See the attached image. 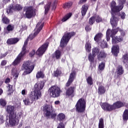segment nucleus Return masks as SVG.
Returning a JSON list of instances; mask_svg holds the SVG:
<instances>
[{"label":"nucleus","mask_w":128,"mask_h":128,"mask_svg":"<svg viewBox=\"0 0 128 128\" xmlns=\"http://www.w3.org/2000/svg\"><path fill=\"white\" fill-rule=\"evenodd\" d=\"M42 28H44V23H41L40 22H38L36 26V28L34 30V34H30L28 37L27 40L24 42L23 47L22 48V51L17 56L14 61L12 62V64H14V66H16V64H20V62H22L24 56V54H26V46L28 45V40H34V38L38 36V34H39L40 32L42 30Z\"/></svg>","instance_id":"1"},{"label":"nucleus","mask_w":128,"mask_h":128,"mask_svg":"<svg viewBox=\"0 0 128 128\" xmlns=\"http://www.w3.org/2000/svg\"><path fill=\"white\" fill-rule=\"evenodd\" d=\"M124 106V102L118 101L114 103L113 105H110L108 103H104L102 104V108L104 110L110 112L112 110H116V108H122Z\"/></svg>","instance_id":"2"},{"label":"nucleus","mask_w":128,"mask_h":128,"mask_svg":"<svg viewBox=\"0 0 128 128\" xmlns=\"http://www.w3.org/2000/svg\"><path fill=\"white\" fill-rule=\"evenodd\" d=\"M118 6H116V3L112 1L110 4V8L112 12H118L124 8V4H126V0H118Z\"/></svg>","instance_id":"3"},{"label":"nucleus","mask_w":128,"mask_h":128,"mask_svg":"<svg viewBox=\"0 0 128 128\" xmlns=\"http://www.w3.org/2000/svg\"><path fill=\"white\" fill-rule=\"evenodd\" d=\"M74 36V32L65 33L61 39L60 46L61 48L66 46L68 44V42L70 40V38H72V36Z\"/></svg>","instance_id":"4"},{"label":"nucleus","mask_w":128,"mask_h":128,"mask_svg":"<svg viewBox=\"0 0 128 128\" xmlns=\"http://www.w3.org/2000/svg\"><path fill=\"white\" fill-rule=\"evenodd\" d=\"M43 112L46 116L56 118V114L52 112V105L45 104L43 106Z\"/></svg>","instance_id":"5"},{"label":"nucleus","mask_w":128,"mask_h":128,"mask_svg":"<svg viewBox=\"0 0 128 128\" xmlns=\"http://www.w3.org/2000/svg\"><path fill=\"white\" fill-rule=\"evenodd\" d=\"M76 110L78 112H84L86 110V100L84 98L80 99L76 105Z\"/></svg>","instance_id":"6"},{"label":"nucleus","mask_w":128,"mask_h":128,"mask_svg":"<svg viewBox=\"0 0 128 128\" xmlns=\"http://www.w3.org/2000/svg\"><path fill=\"white\" fill-rule=\"evenodd\" d=\"M50 96L52 98H58L60 94V88L58 86H52L48 90Z\"/></svg>","instance_id":"7"},{"label":"nucleus","mask_w":128,"mask_h":128,"mask_svg":"<svg viewBox=\"0 0 128 128\" xmlns=\"http://www.w3.org/2000/svg\"><path fill=\"white\" fill-rule=\"evenodd\" d=\"M92 52L94 56H98V58L99 60H102L106 56V54L104 52H100V48H93Z\"/></svg>","instance_id":"8"},{"label":"nucleus","mask_w":128,"mask_h":128,"mask_svg":"<svg viewBox=\"0 0 128 128\" xmlns=\"http://www.w3.org/2000/svg\"><path fill=\"white\" fill-rule=\"evenodd\" d=\"M102 38V33H98L94 36V40L98 42L102 48H108V44L104 40L100 43Z\"/></svg>","instance_id":"9"},{"label":"nucleus","mask_w":128,"mask_h":128,"mask_svg":"<svg viewBox=\"0 0 128 128\" xmlns=\"http://www.w3.org/2000/svg\"><path fill=\"white\" fill-rule=\"evenodd\" d=\"M22 68H24V70H26V74H30V72H32L34 68V64H32V63L26 61L23 64Z\"/></svg>","instance_id":"10"},{"label":"nucleus","mask_w":128,"mask_h":128,"mask_svg":"<svg viewBox=\"0 0 128 128\" xmlns=\"http://www.w3.org/2000/svg\"><path fill=\"white\" fill-rule=\"evenodd\" d=\"M18 124V119L16 118V115L9 116L8 126H16Z\"/></svg>","instance_id":"11"},{"label":"nucleus","mask_w":128,"mask_h":128,"mask_svg":"<svg viewBox=\"0 0 128 128\" xmlns=\"http://www.w3.org/2000/svg\"><path fill=\"white\" fill-rule=\"evenodd\" d=\"M48 42H46L36 52V54L38 56H42L46 52V50L48 49Z\"/></svg>","instance_id":"12"},{"label":"nucleus","mask_w":128,"mask_h":128,"mask_svg":"<svg viewBox=\"0 0 128 128\" xmlns=\"http://www.w3.org/2000/svg\"><path fill=\"white\" fill-rule=\"evenodd\" d=\"M24 11H25V16L27 18H30L32 16H34L35 14L34 8L32 6L24 8Z\"/></svg>","instance_id":"13"},{"label":"nucleus","mask_w":128,"mask_h":128,"mask_svg":"<svg viewBox=\"0 0 128 128\" xmlns=\"http://www.w3.org/2000/svg\"><path fill=\"white\" fill-rule=\"evenodd\" d=\"M22 10V6L20 4H11L10 7L7 9L6 12L8 14H10L12 12V10Z\"/></svg>","instance_id":"14"},{"label":"nucleus","mask_w":128,"mask_h":128,"mask_svg":"<svg viewBox=\"0 0 128 128\" xmlns=\"http://www.w3.org/2000/svg\"><path fill=\"white\" fill-rule=\"evenodd\" d=\"M30 96H31V98H32L34 102V100H40V98H42V92L40 91L34 90V92H32Z\"/></svg>","instance_id":"15"},{"label":"nucleus","mask_w":128,"mask_h":128,"mask_svg":"<svg viewBox=\"0 0 128 128\" xmlns=\"http://www.w3.org/2000/svg\"><path fill=\"white\" fill-rule=\"evenodd\" d=\"M116 12H112V11L111 10L112 17L110 18V24L113 28L118 26V18H116V16L114 15V14H116Z\"/></svg>","instance_id":"16"},{"label":"nucleus","mask_w":128,"mask_h":128,"mask_svg":"<svg viewBox=\"0 0 128 128\" xmlns=\"http://www.w3.org/2000/svg\"><path fill=\"white\" fill-rule=\"evenodd\" d=\"M74 87H70L66 90V96H70V98H74Z\"/></svg>","instance_id":"17"},{"label":"nucleus","mask_w":128,"mask_h":128,"mask_svg":"<svg viewBox=\"0 0 128 128\" xmlns=\"http://www.w3.org/2000/svg\"><path fill=\"white\" fill-rule=\"evenodd\" d=\"M6 110V112L9 114V116H16V112H14V106H8Z\"/></svg>","instance_id":"18"},{"label":"nucleus","mask_w":128,"mask_h":128,"mask_svg":"<svg viewBox=\"0 0 128 128\" xmlns=\"http://www.w3.org/2000/svg\"><path fill=\"white\" fill-rule=\"evenodd\" d=\"M124 40V37L122 36H112V44H118Z\"/></svg>","instance_id":"19"},{"label":"nucleus","mask_w":128,"mask_h":128,"mask_svg":"<svg viewBox=\"0 0 128 128\" xmlns=\"http://www.w3.org/2000/svg\"><path fill=\"white\" fill-rule=\"evenodd\" d=\"M44 82H38L34 85L35 90L40 91L41 90L44 88Z\"/></svg>","instance_id":"20"},{"label":"nucleus","mask_w":128,"mask_h":128,"mask_svg":"<svg viewBox=\"0 0 128 128\" xmlns=\"http://www.w3.org/2000/svg\"><path fill=\"white\" fill-rule=\"evenodd\" d=\"M76 76V73L73 72L70 74L69 79L68 82L66 84V86H70V84L74 82V77Z\"/></svg>","instance_id":"21"},{"label":"nucleus","mask_w":128,"mask_h":128,"mask_svg":"<svg viewBox=\"0 0 128 128\" xmlns=\"http://www.w3.org/2000/svg\"><path fill=\"white\" fill-rule=\"evenodd\" d=\"M23 102L25 106H30L32 104L34 103V100L32 99V97L30 96L28 98H25L23 100Z\"/></svg>","instance_id":"22"},{"label":"nucleus","mask_w":128,"mask_h":128,"mask_svg":"<svg viewBox=\"0 0 128 128\" xmlns=\"http://www.w3.org/2000/svg\"><path fill=\"white\" fill-rule=\"evenodd\" d=\"M112 52L116 56H118V54L120 52V46L118 45L114 46L112 48Z\"/></svg>","instance_id":"23"},{"label":"nucleus","mask_w":128,"mask_h":128,"mask_svg":"<svg viewBox=\"0 0 128 128\" xmlns=\"http://www.w3.org/2000/svg\"><path fill=\"white\" fill-rule=\"evenodd\" d=\"M124 68L122 66H118L116 69V74L118 76L124 74Z\"/></svg>","instance_id":"24"},{"label":"nucleus","mask_w":128,"mask_h":128,"mask_svg":"<svg viewBox=\"0 0 128 128\" xmlns=\"http://www.w3.org/2000/svg\"><path fill=\"white\" fill-rule=\"evenodd\" d=\"M18 40H20V39L18 38H12L8 39L6 42L8 44H16Z\"/></svg>","instance_id":"25"},{"label":"nucleus","mask_w":128,"mask_h":128,"mask_svg":"<svg viewBox=\"0 0 128 128\" xmlns=\"http://www.w3.org/2000/svg\"><path fill=\"white\" fill-rule=\"evenodd\" d=\"M18 74H20L19 68H14L12 69V75L16 78L18 76Z\"/></svg>","instance_id":"26"},{"label":"nucleus","mask_w":128,"mask_h":128,"mask_svg":"<svg viewBox=\"0 0 128 128\" xmlns=\"http://www.w3.org/2000/svg\"><path fill=\"white\" fill-rule=\"evenodd\" d=\"M61 56H62V52H60V51L57 50L52 54V57L54 58H56V60H59V58H60Z\"/></svg>","instance_id":"27"},{"label":"nucleus","mask_w":128,"mask_h":128,"mask_svg":"<svg viewBox=\"0 0 128 128\" xmlns=\"http://www.w3.org/2000/svg\"><path fill=\"white\" fill-rule=\"evenodd\" d=\"M88 8V6L86 5H84L82 6V16H86V12Z\"/></svg>","instance_id":"28"},{"label":"nucleus","mask_w":128,"mask_h":128,"mask_svg":"<svg viewBox=\"0 0 128 128\" xmlns=\"http://www.w3.org/2000/svg\"><path fill=\"white\" fill-rule=\"evenodd\" d=\"M14 26L9 24L7 26L6 28L4 29V32L6 34H8L10 32H12L14 30Z\"/></svg>","instance_id":"29"},{"label":"nucleus","mask_w":128,"mask_h":128,"mask_svg":"<svg viewBox=\"0 0 128 128\" xmlns=\"http://www.w3.org/2000/svg\"><path fill=\"white\" fill-rule=\"evenodd\" d=\"M8 92H7V94H8V96H10V94H12V92H14V89L12 88V86L10 85V84H8Z\"/></svg>","instance_id":"30"},{"label":"nucleus","mask_w":128,"mask_h":128,"mask_svg":"<svg viewBox=\"0 0 128 128\" xmlns=\"http://www.w3.org/2000/svg\"><path fill=\"white\" fill-rule=\"evenodd\" d=\"M106 92V89L104 86H101L98 88V94H104Z\"/></svg>","instance_id":"31"},{"label":"nucleus","mask_w":128,"mask_h":128,"mask_svg":"<svg viewBox=\"0 0 128 128\" xmlns=\"http://www.w3.org/2000/svg\"><path fill=\"white\" fill-rule=\"evenodd\" d=\"M85 48L86 50V51L88 52H90V50L92 48V45L90 44V42H87L85 45Z\"/></svg>","instance_id":"32"},{"label":"nucleus","mask_w":128,"mask_h":128,"mask_svg":"<svg viewBox=\"0 0 128 128\" xmlns=\"http://www.w3.org/2000/svg\"><path fill=\"white\" fill-rule=\"evenodd\" d=\"M72 6V2L69 1L63 4L64 8H70Z\"/></svg>","instance_id":"33"},{"label":"nucleus","mask_w":128,"mask_h":128,"mask_svg":"<svg viewBox=\"0 0 128 128\" xmlns=\"http://www.w3.org/2000/svg\"><path fill=\"white\" fill-rule=\"evenodd\" d=\"M72 16V13H68L67 14H66L62 19V22H66Z\"/></svg>","instance_id":"34"},{"label":"nucleus","mask_w":128,"mask_h":128,"mask_svg":"<svg viewBox=\"0 0 128 128\" xmlns=\"http://www.w3.org/2000/svg\"><path fill=\"white\" fill-rule=\"evenodd\" d=\"M44 76V74L42 71H38L36 74V78H43Z\"/></svg>","instance_id":"35"},{"label":"nucleus","mask_w":128,"mask_h":128,"mask_svg":"<svg viewBox=\"0 0 128 128\" xmlns=\"http://www.w3.org/2000/svg\"><path fill=\"white\" fill-rule=\"evenodd\" d=\"M2 22L6 24H10V20H8L6 16H2Z\"/></svg>","instance_id":"36"},{"label":"nucleus","mask_w":128,"mask_h":128,"mask_svg":"<svg viewBox=\"0 0 128 128\" xmlns=\"http://www.w3.org/2000/svg\"><path fill=\"white\" fill-rule=\"evenodd\" d=\"M119 30L120 29L118 28L117 29H112V30H110V33L111 32L110 36L112 38L116 34Z\"/></svg>","instance_id":"37"},{"label":"nucleus","mask_w":128,"mask_h":128,"mask_svg":"<svg viewBox=\"0 0 128 128\" xmlns=\"http://www.w3.org/2000/svg\"><path fill=\"white\" fill-rule=\"evenodd\" d=\"M96 57V55H94L92 54H90L88 56V59L89 62H94V58Z\"/></svg>","instance_id":"38"},{"label":"nucleus","mask_w":128,"mask_h":128,"mask_svg":"<svg viewBox=\"0 0 128 128\" xmlns=\"http://www.w3.org/2000/svg\"><path fill=\"white\" fill-rule=\"evenodd\" d=\"M123 120H128V110H124L123 114Z\"/></svg>","instance_id":"39"},{"label":"nucleus","mask_w":128,"mask_h":128,"mask_svg":"<svg viewBox=\"0 0 128 128\" xmlns=\"http://www.w3.org/2000/svg\"><path fill=\"white\" fill-rule=\"evenodd\" d=\"M104 128V119H102V118H101L99 120L98 128Z\"/></svg>","instance_id":"40"},{"label":"nucleus","mask_w":128,"mask_h":128,"mask_svg":"<svg viewBox=\"0 0 128 128\" xmlns=\"http://www.w3.org/2000/svg\"><path fill=\"white\" fill-rule=\"evenodd\" d=\"M87 83L89 84V86H92L94 83L92 82V76H89L86 78Z\"/></svg>","instance_id":"41"},{"label":"nucleus","mask_w":128,"mask_h":128,"mask_svg":"<svg viewBox=\"0 0 128 128\" xmlns=\"http://www.w3.org/2000/svg\"><path fill=\"white\" fill-rule=\"evenodd\" d=\"M62 74V71L60 70L59 69H57L56 72H54V76H60Z\"/></svg>","instance_id":"42"},{"label":"nucleus","mask_w":128,"mask_h":128,"mask_svg":"<svg viewBox=\"0 0 128 128\" xmlns=\"http://www.w3.org/2000/svg\"><path fill=\"white\" fill-rule=\"evenodd\" d=\"M64 118H66V116L62 113L58 115V119L60 120H64Z\"/></svg>","instance_id":"43"},{"label":"nucleus","mask_w":128,"mask_h":128,"mask_svg":"<svg viewBox=\"0 0 128 128\" xmlns=\"http://www.w3.org/2000/svg\"><path fill=\"white\" fill-rule=\"evenodd\" d=\"M96 20V18L95 17H91L89 19V24L92 26V24H94V22Z\"/></svg>","instance_id":"44"},{"label":"nucleus","mask_w":128,"mask_h":128,"mask_svg":"<svg viewBox=\"0 0 128 128\" xmlns=\"http://www.w3.org/2000/svg\"><path fill=\"white\" fill-rule=\"evenodd\" d=\"M105 66L106 64H104V63L102 62L98 66L100 70H104Z\"/></svg>","instance_id":"45"},{"label":"nucleus","mask_w":128,"mask_h":128,"mask_svg":"<svg viewBox=\"0 0 128 128\" xmlns=\"http://www.w3.org/2000/svg\"><path fill=\"white\" fill-rule=\"evenodd\" d=\"M50 2H48V4L45 6V14H46L48 12V10H50Z\"/></svg>","instance_id":"46"},{"label":"nucleus","mask_w":128,"mask_h":128,"mask_svg":"<svg viewBox=\"0 0 128 128\" xmlns=\"http://www.w3.org/2000/svg\"><path fill=\"white\" fill-rule=\"evenodd\" d=\"M110 30H108L106 32V40L108 42L110 38Z\"/></svg>","instance_id":"47"},{"label":"nucleus","mask_w":128,"mask_h":128,"mask_svg":"<svg viewBox=\"0 0 128 128\" xmlns=\"http://www.w3.org/2000/svg\"><path fill=\"white\" fill-rule=\"evenodd\" d=\"M0 104L2 106H6V100L3 99H0Z\"/></svg>","instance_id":"48"},{"label":"nucleus","mask_w":128,"mask_h":128,"mask_svg":"<svg viewBox=\"0 0 128 128\" xmlns=\"http://www.w3.org/2000/svg\"><path fill=\"white\" fill-rule=\"evenodd\" d=\"M95 20H96V22H102V18H100V17L99 16H96L95 17Z\"/></svg>","instance_id":"49"},{"label":"nucleus","mask_w":128,"mask_h":128,"mask_svg":"<svg viewBox=\"0 0 128 128\" xmlns=\"http://www.w3.org/2000/svg\"><path fill=\"white\" fill-rule=\"evenodd\" d=\"M120 16L122 20H124V18H126V13L122 12L120 14Z\"/></svg>","instance_id":"50"},{"label":"nucleus","mask_w":128,"mask_h":128,"mask_svg":"<svg viewBox=\"0 0 128 128\" xmlns=\"http://www.w3.org/2000/svg\"><path fill=\"white\" fill-rule=\"evenodd\" d=\"M57 128H64V124L62 122L59 124Z\"/></svg>","instance_id":"51"},{"label":"nucleus","mask_w":128,"mask_h":128,"mask_svg":"<svg viewBox=\"0 0 128 128\" xmlns=\"http://www.w3.org/2000/svg\"><path fill=\"white\" fill-rule=\"evenodd\" d=\"M119 32H120L121 36H122V38H124V36L125 34H124V30H122V29L120 28L119 29Z\"/></svg>","instance_id":"52"},{"label":"nucleus","mask_w":128,"mask_h":128,"mask_svg":"<svg viewBox=\"0 0 128 128\" xmlns=\"http://www.w3.org/2000/svg\"><path fill=\"white\" fill-rule=\"evenodd\" d=\"M85 30H86V32H89V30H92V27H90V26H87L85 28Z\"/></svg>","instance_id":"53"},{"label":"nucleus","mask_w":128,"mask_h":128,"mask_svg":"<svg viewBox=\"0 0 128 128\" xmlns=\"http://www.w3.org/2000/svg\"><path fill=\"white\" fill-rule=\"evenodd\" d=\"M34 54H36V50H33L30 53V56H34Z\"/></svg>","instance_id":"54"},{"label":"nucleus","mask_w":128,"mask_h":128,"mask_svg":"<svg viewBox=\"0 0 128 128\" xmlns=\"http://www.w3.org/2000/svg\"><path fill=\"white\" fill-rule=\"evenodd\" d=\"M20 118H22V114L20 113L18 114L17 116H16V118L17 120H18V122H20Z\"/></svg>","instance_id":"55"},{"label":"nucleus","mask_w":128,"mask_h":128,"mask_svg":"<svg viewBox=\"0 0 128 128\" xmlns=\"http://www.w3.org/2000/svg\"><path fill=\"white\" fill-rule=\"evenodd\" d=\"M27 93H28V91H26L25 90H24L22 91V96H26V94Z\"/></svg>","instance_id":"56"},{"label":"nucleus","mask_w":128,"mask_h":128,"mask_svg":"<svg viewBox=\"0 0 128 128\" xmlns=\"http://www.w3.org/2000/svg\"><path fill=\"white\" fill-rule=\"evenodd\" d=\"M6 61L2 60L1 62V66H6Z\"/></svg>","instance_id":"57"},{"label":"nucleus","mask_w":128,"mask_h":128,"mask_svg":"<svg viewBox=\"0 0 128 128\" xmlns=\"http://www.w3.org/2000/svg\"><path fill=\"white\" fill-rule=\"evenodd\" d=\"M10 78H6L5 80V83L6 84H8V82H10Z\"/></svg>","instance_id":"58"},{"label":"nucleus","mask_w":128,"mask_h":128,"mask_svg":"<svg viewBox=\"0 0 128 128\" xmlns=\"http://www.w3.org/2000/svg\"><path fill=\"white\" fill-rule=\"evenodd\" d=\"M4 122V116H1L0 117V124H2Z\"/></svg>","instance_id":"59"},{"label":"nucleus","mask_w":128,"mask_h":128,"mask_svg":"<svg viewBox=\"0 0 128 128\" xmlns=\"http://www.w3.org/2000/svg\"><path fill=\"white\" fill-rule=\"evenodd\" d=\"M86 0H80L79 2H78V4H84V2H86Z\"/></svg>","instance_id":"60"},{"label":"nucleus","mask_w":128,"mask_h":128,"mask_svg":"<svg viewBox=\"0 0 128 128\" xmlns=\"http://www.w3.org/2000/svg\"><path fill=\"white\" fill-rule=\"evenodd\" d=\"M10 0H3V2L4 4H8V2H10Z\"/></svg>","instance_id":"61"},{"label":"nucleus","mask_w":128,"mask_h":128,"mask_svg":"<svg viewBox=\"0 0 128 128\" xmlns=\"http://www.w3.org/2000/svg\"><path fill=\"white\" fill-rule=\"evenodd\" d=\"M26 28H27V27H26V25H24L22 26V30H26Z\"/></svg>","instance_id":"62"},{"label":"nucleus","mask_w":128,"mask_h":128,"mask_svg":"<svg viewBox=\"0 0 128 128\" xmlns=\"http://www.w3.org/2000/svg\"><path fill=\"white\" fill-rule=\"evenodd\" d=\"M60 104V102L59 101V100H56V101H55L54 102V104Z\"/></svg>","instance_id":"63"},{"label":"nucleus","mask_w":128,"mask_h":128,"mask_svg":"<svg viewBox=\"0 0 128 128\" xmlns=\"http://www.w3.org/2000/svg\"><path fill=\"white\" fill-rule=\"evenodd\" d=\"M56 4H58V0H55L54 2V6H56Z\"/></svg>","instance_id":"64"}]
</instances>
